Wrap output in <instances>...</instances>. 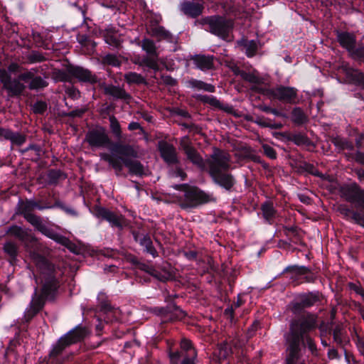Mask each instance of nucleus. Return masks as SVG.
<instances>
[{"label": "nucleus", "mask_w": 364, "mask_h": 364, "mask_svg": "<svg viewBox=\"0 0 364 364\" xmlns=\"http://www.w3.org/2000/svg\"><path fill=\"white\" fill-rule=\"evenodd\" d=\"M152 34L159 38V39L170 40L171 38L170 33L166 31L162 27L155 28L152 31Z\"/></svg>", "instance_id": "36"}, {"label": "nucleus", "mask_w": 364, "mask_h": 364, "mask_svg": "<svg viewBox=\"0 0 364 364\" xmlns=\"http://www.w3.org/2000/svg\"><path fill=\"white\" fill-rule=\"evenodd\" d=\"M105 41L108 44L112 45V46H117V40L116 39V38H114L112 36L109 37L108 36H105Z\"/></svg>", "instance_id": "50"}, {"label": "nucleus", "mask_w": 364, "mask_h": 364, "mask_svg": "<svg viewBox=\"0 0 364 364\" xmlns=\"http://www.w3.org/2000/svg\"><path fill=\"white\" fill-rule=\"evenodd\" d=\"M125 80L128 83H142L144 82L143 77L136 73H129L124 76Z\"/></svg>", "instance_id": "33"}, {"label": "nucleus", "mask_w": 364, "mask_h": 364, "mask_svg": "<svg viewBox=\"0 0 364 364\" xmlns=\"http://www.w3.org/2000/svg\"><path fill=\"white\" fill-rule=\"evenodd\" d=\"M353 287H354V289L356 291V293L359 294L362 296V298L364 299V290L360 287L355 286V285Z\"/></svg>", "instance_id": "58"}, {"label": "nucleus", "mask_w": 364, "mask_h": 364, "mask_svg": "<svg viewBox=\"0 0 364 364\" xmlns=\"http://www.w3.org/2000/svg\"><path fill=\"white\" fill-rule=\"evenodd\" d=\"M338 41L341 46L346 48L350 53L356 57L364 58V47L355 50V37L353 33L348 32H338Z\"/></svg>", "instance_id": "8"}, {"label": "nucleus", "mask_w": 364, "mask_h": 364, "mask_svg": "<svg viewBox=\"0 0 364 364\" xmlns=\"http://www.w3.org/2000/svg\"><path fill=\"white\" fill-rule=\"evenodd\" d=\"M19 79L25 82H29L28 87L31 90H38L46 87L48 82L41 76H34L31 71H28L19 75Z\"/></svg>", "instance_id": "12"}, {"label": "nucleus", "mask_w": 364, "mask_h": 364, "mask_svg": "<svg viewBox=\"0 0 364 364\" xmlns=\"http://www.w3.org/2000/svg\"><path fill=\"white\" fill-rule=\"evenodd\" d=\"M133 236L135 241L139 242V244L145 248L147 252L154 255L156 251L152 247V242L149 236L135 232H133Z\"/></svg>", "instance_id": "19"}, {"label": "nucleus", "mask_w": 364, "mask_h": 364, "mask_svg": "<svg viewBox=\"0 0 364 364\" xmlns=\"http://www.w3.org/2000/svg\"><path fill=\"white\" fill-rule=\"evenodd\" d=\"M181 188L184 192L186 199L193 203H198L203 200V193L195 186H188L187 185H177L176 188Z\"/></svg>", "instance_id": "13"}, {"label": "nucleus", "mask_w": 364, "mask_h": 364, "mask_svg": "<svg viewBox=\"0 0 364 364\" xmlns=\"http://www.w3.org/2000/svg\"><path fill=\"white\" fill-rule=\"evenodd\" d=\"M263 149H264V151L265 154L268 157H269L270 159H275L276 158L277 154H276V152L274 150V149H272V147H270L268 145H264L263 146Z\"/></svg>", "instance_id": "44"}, {"label": "nucleus", "mask_w": 364, "mask_h": 364, "mask_svg": "<svg viewBox=\"0 0 364 364\" xmlns=\"http://www.w3.org/2000/svg\"><path fill=\"white\" fill-rule=\"evenodd\" d=\"M37 208L38 210L44 209V207L41 206L34 200H28L26 203H23L19 207V211L21 213H24V212L31 213L33 209Z\"/></svg>", "instance_id": "29"}, {"label": "nucleus", "mask_w": 364, "mask_h": 364, "mask_svg": "<svg viewBox=\"0 0 364 364\" xmlns=\"http://www.w3.org/2000/svg\"><path fill=\"white\" fill-rule=\"evenodd\" d=\"M0 81L4 87L11 95H19L26 88V85L21 82L23 81L19 79L11 80V75L4 69H0Z\"/></svg>", "instance_id": "7"}, {"label": "nucleus", "mask_w": 364, "mask_h": 364, "mask_svg": "<svg viewBox=\"0 0 364 364\" xmlns=\"http://www.w3.org/2000/svg\"><path fill=\"white\" fill-rule=\"evenodd\" d=\"M26 218V220L30 223L33 226H34L38 230H40L41 227L43 225V223L42 222L41 218L38 216L29 213V212H24V213H22Z\"/></svg>", "instance_id": "27"}, {"label": "nucleus", "mask_w": 364, "mask_h": 364, "mask_svg": "<svg viewBox=\"0 0 364 364\" xmlns=\"http://www.w3.org/2000/svg\"><path fill=\"white\" fill-rule=\"evenodd\" d=\"M6 139L9 140L12 144L20 146L25 142L26 137L19 132H13L9 129Z\"/></svg>", "instance_id": "25"}, {"label": "nucleus", "mask_w": 364, "mask_h": 364, "mask_svg": "<svg viewBox=\"0 0 364 364\" xmlns=\"http://www.w3.org/2000/svg\"><path fill=\"white\" fill-rule=\"evenodd\" d=\"M269 97L287 103H293L296 97V90L294 87L279 86L268 92Z\"/></svg>", "instance_id": "10"}, {"label": "nucleus", "mask_w": 364, "mask_h": 364, "mask_svg": "<svg viewBox=\"0 0 364 364\" xmlns=\"http://www.w3.org/2000/svg\"><path fill=\"white\" fill-rule=\"evenodd\" d=\"M240 44L244 46L245 53L248 57L253 56L257 50V43L255 41L243 40Z\"/></svg>", "instance_id": "26"}, {"label": "nucleus", "mask_w": 364, "mask_h": 364, "mask_svg": "<svg viewBox=\"0 0 364 364\" xmlns=\"http://www.w3.org/2000/svg\"><path fill=\"white\" fill-rule=\"evenodd\" d=\"M210 173L214 181L221 186L229 190L234 183L235 180L232 175L227 173L230 167V159L228 153L216 150L210 161Z\"/></svg>", "instance_id": "3"}, {"label": "nucleus", "mask_w": 364, "mask_h": 364, "mask_svg": "<svg viewBox=\"0 0 364 364\" xmlns=\"http://www.w3.org/2000/svg\"><path fill=\"white\" fill-rule=\"evenodd\" d=\"M97 214L99 217L109 222L112 227L122 229L127 225L126 220L122 215H117L105 208H100Z\"/></svg>", "instance_id": "11"}, {"label": "nucleus", "mask_w": 364, "mask_h": 364, "mask_svg": "<svg viewBox=\"0 0 364 364\" xmlns=\"http://www.w3.org/2000/svg\"><path fill=\"white\" fill-rule=\"evenodd\" d=\"M356 160L361 164H364V154L358 153L356 156Z\"/></svg>", "instance_id": "60"}, {"label": "nucleus", "mask_w": 364, "mask_h": 364, "mask_svg": "<svg viewBox=\"0 0 364 364\" xmlns=\"http://www.w3.org/2000/svg\"><path fill=\"white\" fill-rule=\"evenodd\" d=\"M318 300V296L315 294H310L305 296L301 300V305L303 307L310 306L313 305Z\"/></svg>", "instance_id": "39"}, {"label": "nucleus", "mask_w": 364, "mask_h": 364, "mask_svg": "<svg viewBox=\"0 0 364 364\" xmlns=\"http://www.w3.org/2000/svg\"><path fill=\"white\" fill-rule=\"evenodd\" d=\"M356 343H357V347H358L359 351L360 352V353L362 355H364V341L360 338H358Z\"/></svg>", "instance_id": "49"}, {"label": "nucleus", "mask_w": 364, "mask_h": 364, "mask_svg": "<svg viewBox=\"0 0 364 364\" xmlns=\"http://www.w3.org/2000/svg\"><path fill=\"white\" fill-rule=\"evenodd\" d=\"M152 34L159 38V39L170 40L171 38L170 33L166 31L162 27L155 28L152 31Z\"/></svg>", "instance_id": "37"}, {"label": "nucleus", "mask_w": 364, "mask_h": 364, "mask_svg": "<svg viewBox=\"0 0 364 364\" xmlns=\"http://www.w3.org/2000/svg\"><path fill=\"white\" fill-rule=\"evenodd\" d=\"M71 73L81 81L93 82L96 80L95 77L89 70L80 67L72 68Z\"/></svg>", "instance_id": "20"}, {"label": "nucleus", "mask_w": 364, "mask_h": 364, "mask_svg": "<svg viewBox=\"0 0 364 364\" xmlns=\"http://www.w3.org/2000/svg\"><path fill=\"white\" fill-rule=\"evenodd\" d=\"M84 112L83 109L75 110L72 112L73 116H80Z\"/></svg>", "instance_id": "62"}, {"label": "nucleus", "mask_w": 364, "mask_h": 364, "mask_svg": "<svg viewBox=\"0 0 364 364\" xmlns=\"http://www.w3.org/2000/svg\"><path fill=\"white\" fill-rule=\"evenodd\" d=\"M206 23L209 24L210 31L222 38L223 39L230 41L232 39V30L233 23L230 20H227L223 17H212Z\"/></svg>", "instance_id": "5"}, {"label": "nucleus", "mask_w": 364, "mask_h": 364, "mask_svg": "<svg viewBox=\"0 0 364 364\" xmlns=\"http://www.w3.org/2000/svg\"><path fill=\"white\" fill-rule=\"evenodd\" d=\"M206 103H209L215 107L218 106V105H219V102L216 99H215L213 97H207V96H206Z\"/></svg>", "instance_id": "51"}, {"label": "nucleus", "mask_w": 364, "mask_h": 364, "mask_svg": "<svg viewBox=\"0 0 364 364\" xmlns=\"http://www.w3.org/2000/svg\"><path fill=\"white\" fill-rule=\"evenodd\" d=\"M109 92L111 95L117 98H124L126 95V93L123 90L116 87H111Z\"/></svg>", "instance_id": "41"}, {"label": "nucleus", "mask_w": 364, "mask_h": 364, "mask_svg": "<svg viewBox=\"0 0 364 364\" xmlns=\"http://www.w3.org/2000/svg\"><path fill=\"white\" fill-rule=\"evenodd\" d=\"M171 364H194V358L191 355H181L178 352L170 353Z\"/></svg>", "instance_id": "21"}, {"label": "nucleus", "mask_w": 364, "mask_h": 364, "mask_svg": "<svg viewBox=\"0 0 364 364\" xmlns=\"http://www.w3.org/2000/svg\"><path fill=\"white\" fill-rule=\"evenodd\" d=\"M181 348L186 352L185 355H191L192 357L196 356V350L193 348L192 344L189 340L186 338L182 339L181 342Z\"/></svg>", "instance_id": "31"}, {"label": "nucleus", "mask_w": 364, "mask_h": 364, "mask_svg": "<svg viewBox=\"0 0 364 364\" xmlns=\"http://www.w3.org/2000/svg\"><path fill=\"white\" fill-rule=\"evenodd\" d=\"M128 128L129 130H136L140 128V125L137 122H131Z\"/></svg>", "instance_id": "56"}, {"label": "nucleus", "mask_w": 364, "mask_h": 364, "mask_svg": "<svg viewBox=\"0 0 364 364\" xmlns=\"http://www.w3.org/2000/svg\"><path fill=\"white\" fill-rule=\"evenodd\" d=\"M213 92L214 91V87L211 85L206 84V92Z\"/></svg>", "instance_id": "64"}, {"label": "nucleus", "mask_w": 364, "mask_h": 364, "mask_svg": "<svg viewBox=\"0 0 364 364\" xmlns=\"http://www.w3.org/2000/svg\"><path fill=\"white\" fill-rule=\"evenodd\" d=\"M188 157L191 160V161L198 165L201 166L202 164V158L199 156L196 151L192 149L191 148L187 149L186 150Z\"/></svg>", "instance_id": "35"}, {"label": "nucleus", "mask_w": 364, "mask_h": 364, "mask_svg": "<svg viewBox=\"0 0 364 364\" xmlns=\"http://www.w3.org/2000/svg\"><path fill=\"white\" fill-rule=\"evenodd\" d=\"M262 210L264 218L267 220H272L276 213L273 205L269 202H267L262 205Z\"/></svg>", "instance_id": "30"}, {"label": "nucleus", "mask_w": 364, "mask_h": 364, "mask_svg": "<svg viewBox=\"0 0 364 364\" xmlns=\"http://www.w3.org/2000/svg\"><path fill=\"white\" fill-rule=\"evenodd\" d=\"M104 61L109 64V65H111L112 66H119L120 65V62L119 60V59L117 58V57L114 55H112V54H109V55H107L105 58H104Z\"/></svg>", "instance_id": "40"}, {"label": "nucleus", "mask_w": 364, "mask_h": 364, "mask_svg": "<svg viewBox=\"0 0 364 364\" xmlns=\"http://www.w3.org/2000/svg\"><path fill=\"white\" fill-rule=\"evenodd\" d=\"M100 157L102 160L107 161L116 171L120 172L122 170V158H115L108 154H101Z\"/></svg>", "instance_id": "23"}, {"label": "nucleus", "mask_w": 364, "mask_h": 364, "mask_svg": "<svg viewBox=\"0 0 364 364\" xmlns=\"http://www.w3.org/2000/svg\"><path fill=\"white\" fill-rule=\"evenodd\" d=\"M334 143L336 146H341L342 149H351L353 145L348 141H343L341 139H335Z\"/></svg>", "instance_id": "43"}, {"label": "nucleus", "mask_w": 364, "mask_h": 364, "mask_svg": "<svg viewBox=\"0 0 364 364\" xmlns=\"http://www.w3.org/2000/svg\"><path fill=\"white\" fill-rule=\"evenodd\" d=\"M206 103H209L215 107L218 106V105H219V102L216 99H215L213 97H207V96H206Z\"/></svg>", "instance_id": "52"}, {"label": "nucleus", "mask_w": 364, "mask_h": 364, "mask_svg": "<svg viewBox=\"0 0 364 364\" xmlns=\"http://www.w3.org/2000/svg\"><path fill=\"white\" fill-rule=\"evenodd\" d=\"M9 129L0 128V138L6 139V135L8 134Z\"/></svg>", "instance_id": "57"}, {"label": "nucleus", "mask_w": 364, "mask_h": 364, "mask_svg": "<svg viewBox=\"0 0 364 364\" xmlns=\"http://www.w3.org/2000/svg\"><path fill=\"white\" fill-rule=\"evenodd\" d=\"M8 232L25 243L31 257L40 272V275L36 277V281L37 283L43 284V295L48 296L56 289V282L53 276V266L36 252L40 246L37 239L31 235V230L18 226L11 227Z\"/></svg>", "instance_id": "1"}, {"label": "nucleus", "mask_w": 364, "mask_h": 364, "mask_svg": "<svg viewBox=\"0 0 364 364\" xmlns=\"http://www.w3.org/2000/svg\"><path fill=\"white\" fill-rule=\"evenodd\" d=\"M87 333V331L85 328L77 327L60 338L49 354L51 364H63L65 359L60 360L58 356L67 346L82 340Z\"/></svg>", "instance_id": "4"}, {"label": "nucleus", "mask_w": 364, "mask_h": 364, "mask_svg": "<svg viewBox=\"0 0 364 364\" xmlns=\"http://www.w3.org/2000/svg\"><path fill=\"white\" fill-rule=\"evenodd\" d=\"M341 70L346 71L347 75H350V70L348 68L347 65H343Z\"/></svg>", "instance_id": "63"}, {"label": "nucleus", "mask_w": 364, "mask_h": 364, "mask_svg": "<svg viewBox=\"0 0 364 364\" xmlns=\"http://www.w3.org/2000/svg\"><path fill=\"white\" fill-rule=\"evenodd\" d=\"M358 176L360 181L364 182V170H360L358 171Z\"/></svg>", "instance_id": "61"}, {"label": "nucleus", "mask_w": 364, "mask_h": 364, "mask_svg": "<svg viewBox=\"0 0 364 364\" xmlns=\"http://www.w3.org/2000/svg\"><path fill=\"white\" fill-rule=\"evenodd\" d=\"M43 302L41 299H33L29 308L26 309L24 313L26 321L31 320L33 316L42 308Z\"/></svg>", "instance_id": "22"}, {"label": "nucleus", "mask_w": 364, "mask_h": 364, "mask_svg": "<svg viewBox=\"0 0 364 364\" xmlns=\"http://www.w3.org/2000/svg\"><path fill=\"white\" fill-rule=\"evenodd\" d=\"M46 108V104L41 101L36 102L33 106V110L35 113H43Z\"/></svg>", "instance_id": "42"}, {"label": "nucleus", "mask_w": 364, "mask_h": 364, "mask_svg": "<svg viewBox=\"0 0 364 364\" xmlns=\"http://www.w3.org/2000/svg\"><path fill=\"white\" fill-rule=\"evenodd\" d=\"M315 326L316 318L314 315H304L298 320L292 321L290 333L287 336V341L289 343L287 364H296L299 358L300 341L304 334L314 328Z\"/></svg>", "instance_id": "2"}, {"label": "nucleus", "mask_w": 364, "mask_h": 364, "mask_svg": "<svg viewBox=\"0 0 364 364\" xmlns=\"http://www.w3.org/2000/svg\"><path fill=\"white\" fill-rule=\"evenodd\" d=\"M109 122H110V128L113 132V134L119 137L121 135V129H120V125L117 121V119L112 116L109 117Z\"/></svg>", "instance_id": "38"}, {"label": "nucleus", "mask_w": 364, "mask_h": 364, "mask_svg": "<svg viewBox=\"0 0 364 364\" xmlns=\"http://www.w3.org/2000/svg\"><path fill=\"white\" fill-rule=\"evenodd\" d=\"M173 176H176V177H181L182 179L184 178L186 174L185 173L181 170V169H177L175 173H173Z\"/></svg>", "instance_id": "55"}, {"label": "nucleus", "mask_w": 364, "mask_h": 364, "mask_svg": "<svg viewBox=\"0 0 364 364\" xmlns=\"http://www.w3.org/2000/svg\"><path fill=\"white\" fill-rule=\"evenodd\" d=\"M111 151L113 154H119L124 156H137V151L134 149L133 146L129 145H122L120 144H116L113 145Z\"/></svg>", "instance_id": "18"}, {"label": "nucleus", "mask_w": 364, "mask_h": 364, "mask_svg": "<svg viewBox=\"0 0 364 364\" xmlns=\"http://www.w3.org/2000/svg\"><path fill=\"white\" fill-rule=\"evenodd\" d=\"M18 65L16 63H11L9 68L8 70H6L9 73H16L18 71Z\"/></svg>", "instance_id": "53"}, {"label": "nucleus", "mask_w": 364, "mask_h": 364, "mask_svg": "<svg viewBox=\"0 0 364 364\" xmlns=\"http://www.w3.org/2000/svg\"><path fill=\"white\" fill-rule=\"evenodd\" d=\"M292 119L297 124H302L306 122V117L300 108H295L292 111Z\"/></svg>", "instance_id": "32"}, {"label": "nucleus", "mask_w": 364, "mask_h": 364, "mask_svg": "<svg viewBox=\"0 0 364 364\" xmlns=\"http://www.w3.org/2000/svg\"><path fill=\"white\" fill-rule=\"evenodd\" d=\"M194 63L197 68H198L200 70H203L205 68V57L201 56L196 58L194 59Z\"/></svg>", "instance_id": "46"}, {"label": "nucleus", "mask_w": 364, "mask_h": 364, "mask_svg": "<svg viewBox=\"0 0 364 364\" xmlns=\"http://www.w3.org/2000/svg\"><path fill=\"white\" fill-rule=\"evenodd\" d=\"M86 141L92 147L106 146L109 144V139L102 127L90 130L86 134Z\"/></svg>", "instance_id": "9"}, {"label": "nucleus", "mask_w": 364, "mask_h": 364, "mask_svg": "<svg viewBox=\"0 0 364 364\" xmlns=\"http://www.w3.org/2000/svg\"><path fill=\"white\" fill-rule=\"evenodd\" d=\"M212 60H213V58L212 57L206 56V63H205L206 69H209V68H211V66H212Z\"/></svg>", "instance_id": "59"}, {"label": "nucleus", "mask_w": 364, "mask_h": 364, "mask_svg": "<svg viewBox=\"0 0 364 364\" xmlns=\"http://www.w3.org/2000/svg\"><path fill=\"white\" fill-rule=\"evenodd\" d=\"M102 307L107 314H110L113 311V313L116 316V318H117V316L119 314V310L118 309H112V308L108 304H103L102 305Z\"/></svg>", "instance_id": "45"}, {"label": "nucleus", "mask_w": 364, "mask_h": 364, "mask_svg": "<svg viewBox=\"0 0 364 364\" xmlns=\"http://www.w3.org/2000/svg\"><path fill=\"white\" fill-rule=\"evenodd\" d=\"M203 4L196 2L184 1L181 4V10L188 16L196 17L202 13Z\"/></svg>", "instance_id": "14"}, {"label": "nucleus", "mask_w": 364, "mask_h": 364, "mask_svg": "<svg viewBox=\"0 0 364 364\" xmlns=\"http://www.w3.org/2000/svg\"><path fill=\"white\" fill-rule=\"evenodd\" d=\"M353 219L358 224L364 227V215L355 213L353 214Z\"/></svg>", "instance_id": "47"}, {"label": "nucleus", "mask_w": 364, "mask_h": 364, "mask_svg": "<svg viewBox=\"0 0 364 364\" xmlns=\"http://www.w3.org/2000/svg\"><path fill=\"white\" fill-rule=\"evenodd\" d=\"M159 149L163 159L168 163L176 161V153L173 147L165 142L159 144Z\"/></svg>", "instance_id": "16"}, {"label": "nucleus", "mask_w": 364, "mask_h": 364, "mask_svg": "<svg viewBox=\"0 0 364 364\" xmlns=\"http://www.w3.org/2000/svg\"><path fill=\"white\" fill-rule=\"evenodd\" d=\"M4 250L12 259H15L17 256L18 248L14 242H6L4 245Z\"/></svg>", "instance_id": "34"}, {"label": "nucleus", "mask_w": 364, "mask_h": 364, "mask_svg": "<svg viewBox=\"0 0 364 364\" xmlns=\"http://www.w3.org/2000/svg\"><path fill=\"white\" fill-rule=\"evenodd\" d=\"M232 353V350L227 343L220 345L217 351L214 353V356H217L220 362L227 358Z\"/></svg>", "instance_id": "24"}, {"label": "nucleus", "mask_w": 364, "mask_h": 364, "mask_svg": "<svg viewBox=\"0 0 364 364\" xmlns=\"http://www.w3.org/2000/svg\"><path fill=\"white\" fill-rule=\"evenodd\" d=\"M141 47L151 57L157 56L156 48L154 43L149 39H144L141 42Z\"/></svg>", "instance_id": "28"}, {"label": "nucleus", "mask_w": 364, "mask_h": 364, "mask_svg": "<svg viewBox=\"0 0 364 364\" xmlns=\"http://www.w3.org/2000/svg\"><path fill=\"white\" fill-rule=\"evenodd\" d=\"M124 164L129 168L132 174L141 176L147 173L144 166L137 161H132L122 158V165Z\"/></svg>", "instance_id": "15"}, {"label": "nucleus", "mask_w": 364, "mask_h": 364, "mask_svg": "<svg viewBox=\"0 0 364 364\" xmlns=\"http://www.w3.org/2000/svg\"><path fill=\"white\" fill-rule=\"evenodd\" d=\"M146 65L152 69H156L158 66L157 63L154 60L151 58L147 60Z\"/></svg>", "instance_id": "54"}, {"label": "nucleus", "mask_w": 364, "mask_h": 364, "mask_svg": "<svg viewBox=\"0 0 364 364\" xmlns=\"http://www.w3.org/2000/svg\"><path fill=\"white\" fill-rule=\"evenodd\" d=\"M38 231L41 232L44 235H46V237L63 245H68V244L69 243V240L66 237L58 234L54 230L47 227L45 224H43V225L41 227Z\"/></svg>", "instance_id": "17"}, {"label": "nucleus", "mask_w": 364, "mask_h": 364, "mask_svg": "<svg viewBox=\"0 0 364 364\" xmlns=\"http://www.w3.org/2000/svg\"><path fill=\"white\" fill-rule=\"evenodd\" d=\"M306 343L308 345V347L309 350L311 351L312 353H314L316 350V347L312 339L309 337L306 338Z\"/></svg>", "instance_id": "48"}, {"label": "nucleus", "mask_w": 364, "mask_h": 364, "mask_svg": "<svg viewBox=\"0 0 364 364\" xmlns=\"http://www.w3.org/2000/svg\"><path fill=\"white\" fill-rule=\"evenodd\" d=\"M341 194L346 200L364 208V191L360 190L356 183L343 186L341 189Z\"/></svg>", "instance_id": "6"}]
</instances>
